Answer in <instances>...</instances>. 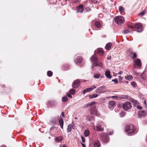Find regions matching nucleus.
<instances>
[{"mask_svg": "<svg viewBox=\"0 0 147 147\" xmlns=\"http://www.w3.org/2000/svg\"><path fill=\"white\" fill-rule=\"evenodd\" d=\"M129 27L138 32H140L143 30L142 25L140 23H136L134 25H129Z\"/></svg>", "mask_w": 147, "mask_h": 147, "instance_id": "f257e3e1", "label": "nucleus"}, {"mask_svg": "<svg viewBox=\"0 0 147 147\" xmlns=\"http://www.w3.org/2000/svg\"><path fill=\"white\" fill-rule=\"evenodd\" d=\"M100 139L103 144L106 143L109 140L108 136L106 134L104 133H102L100 135Z\"/></svg>", "mask_w": 147, "mask_h": 147, "instance_id": "f03ea898", "label": "nucleus"}, {"mask_svg": "<svg viewBox=\"0 0 147 147\" xmlns=\"http://www.w3.org/2000/svg\"><path fill=\"white\" fill-rule=\"evenodd\" d=\"M125 131L128 134H131L134 132V127L133 125H126L125 127Z\"/></svg>", "mask_w": 147, "mask_h": 147, "instance_id": "7ed1b4c3", "label": "nucleus"}, {"mask_svg": "<svg viewBox=\"0 0 147 147\" xmlns=\"http://www.w3.org/2000/svg\"><path fill=\"white\" fill-rule=\"evenodd\" d=\"M115 21L119 25L123 24L124 21L123 17L121 16H118L115 17Z\"/></svg>", "mask_w": 147, "mask_h": 147, "instance_id": "20e7f679", "label": "nucleus"}, {"mask_svg": "<svg viewBox=\"0 0 147 147\" xmlns=\"http://www.w3.org/2000/svg\"><path fill=\"white\" fill-rule=\"evenodd\" d=\"M134 65L133 67L134 68L140 69L141 66V63L140 60L139 59H137L134 61Z\"/></svg>", "mask_w": 147, "mask_h": 147, "instance_id": "39448f33", "label": "nucleus"}, {"mask_svg": "<svg viewBox=\"0 0 147 147\" xmlns=\"http://www.w3.org/2000/svg\"><path fill=\"white\" fill-rule=\"evenodd\" d=\"M123 107L124 110L127 111L131 109L132 106L131 103L129 102H126L123 105Z\"/></svg>", "mask_w": 147, "mask_h": 147, "instance_id": "423d86ee", "label": "nucleus"}, {"mask_svg": "<svg viewBox=\"0 0 147 147\" xmlns=\"http://www.w3.org/2000/svg\"><path fill=\"white\" fill-rule=\"evenodd\" d=\"M104 123L102 122H98L96 125V130L98 131H102L104 129Z\"/></svg>", "mask_w": 147, "mask_h": 147, "instance_id": "0eeeda50", "label": "nucleus"}, {"mask_svg": "<svg viewBox=\"0 0 147 147\" xmlns=\"http://www.w3.org/2000/svg\"><path fill=\"white\" fill-rule=\"evenodd\" d=\"M108 103L109 108L110 110H113L116 104L115 102L114 101H109Z\"/></svg>", "mask_w": 147, "mask_h": 147, "instance_id": "6e6552de", "label": "nucleus"}, {"mask_svg": "<svg viewBox=\"0 0 147 147\" xmlns=\"http://www.w3.org/2000/svg\"><path fill=\"white\" fill-rule=\"evenodd\" d=\"M90 60L93 64H95L97 63L98 61V59L95 54H94L90 58Z\"/></svg>", "mask_w": 147, "mask_h": 147, "instance_id": "1a4fd4ad", "label": "nucleus"}, {"mask_svg": "<svg viewBox=\"0 0 147 147\" xmlns=\"http://www.w3.org/2000/svg\"><path fill=\"white\" fill-rule=\"evenodd\" d=\"M80 81L78 80H76L74 82L73 86L74 88H77L80 86Z\"/></svg>", "mask_w": 147, "mask_h": 147, "instance_id": "9d476101", "label": "nucleus"}, {"mask_svg": "<svg viewBox=\"0 0 147 147\" xmlns=\"http://www.w3.org/2000/svg\"><path fill=\"white\" fill-rule=\"evenodd\" d=\"M103 65V63L102 62L98 63H96L95 64L92 65V69H96L94 68L95 67H99L102 68Z\"/></svg>", "mask_w": 147, "mask_h": 147, "instance_id": "9b49d317", "label": "nucleus"}, {"mask_svg": "<svg viewBox=\"0 0 147 147\" xmlns=\"http://www.w3.org/2000/svg\"><path fill=\"white\" fill-rule=\"evenodd\" d=\"M91 114H94L95 115H98V111L97 109L95 108H92L90 110Z\"/></svg>", "mask_w": 147, "mask_h": 147, "instance_id": "f8f14e48", "label": "nucleus"}, {"mask_svg": "<svg viewBox=\"0 0 147 147\" xmlns=\"http://www.w3.org/2000/svg\"><path fill=\"white\" fill-rule=\"evenodd\" d=\"M146 115V111L140 110L138 112V116L139 117H141L142 116H145Z\"/></svg>", "mask_w": 147, "mask_h": 147, "instance_id": "ddd939ff", "label": "nucleus"}, {"mask_svg": "<svg viewBox=\"0 0 147 147\" xmlns=\"http://www.w3.org/2000/svg\"><path fill=\"white\" fill-rule=\"evenodd\" d=\"M105 86H101L97 88L95 90V92L96 93L101 94L104 92H102V90L105 89Z\"/></svg>", "mask_w": 147, "mask_h": 147, "instance_id": "4468645a", "label": "nucleus"}, {"mask_svg": "<svg viewBox=\"0 0 147 147\" xmlns=\"http://www.w3.org/2000/svg\"><path fill=\"white\" fill-rule=\"evenodd\" d=\"M84 9L82 5H80L77 8L76 13H82Z\"/></svg>", "mask_w": 147, "mask_h": 147, "instance_id": "2eb2a0df", "label": "nucleus"}, {"mask_svg": "<svg viewBox=\"0 0 147 147\" xmlns=\"http://www.w3.org/2000/svg\"><path fill=\"white\" fill-rule=\"evenodd\" d=\"M74 124L73 123V122H72V124H69L67 127V132H70L71 131L72 129L74 128Z\"/></svg>", "mask_w": 147, "mask_h": 147, "instance_id": "dca6fc26", "label": "nucleus"}, {"mask_svg": "<svg viewBox=\"0 0 147 147\" xmlns=\"http://www.w3.org/2000/svg\"><path fill=\"white\" fill-rule=\"evenodd\" d=\"M111 72L110 70L107 69L105 71V74L106 77L108 78H111L112 76L111 75Z\"/></svg>", "mask_w": 147, "mask_h": 147, "instance_id": "f3484780", "label": "nucleus"}, {"mask_svg": "<svg viewBox=\"0 0 147 147\" xmlns=\"http://www.w3.org/2000/svg\"><path fill=\"white\" fill-rule=\"evenodd\" d=\"M82 60V59L81 57H78L75 60V62L76 63H80Z\"/></svg>", "mask_w": 147, "mask_h": 147, "instance_id": "a211bd4d", "label": "nucleus"}, {"mask_svg": "<svg viewBox=\"0 0 147 147\" xmlns=\"http://www.w3.org/2000/svg\"><path fill=\"white\" fill-rule=\"evenodd\" d=\"M59 123L60 126L62 129L63 128V119L61 118L59 120Z\"/></svg>", "mask_w": 147, "mask_h": 147, "instance_id": "6ab92c4d", "label": "nucleus"}, {"mask_svg": "<svg viewBox=\"0 0 147 147\" xmlns=\"http://www.w3.org/2000/svg\"><path fill=\"white\" fill-rule=\"evenodd\" d=\"M100 143L98 141H95L94 142V147H100Z\"/></svg>", "mask_w": 147, "mask_h": 147, "instance_id": "aec40b11", "label": "nucleus"}, {"mask_svg": "<svg viewBox=\"0 0 147 147\" xmlns=\"http://www.w3.org/2000/svg\"><path fill=\"white\" fill-rule=\"evenodd\" d=\"M98 96V95L96 94H92L89 95L88 96L90 98H96Z\"/></svg>", "mask_w": 147, "mask_h": 147, "instance_id": "412c9836", "label": "nucleus"}, {"mask_svg": "<svg viewBox=\"0 0 147 147\" xmlns=\"http://www.w3.org/2000/svg\"><path fill=\"white\" fill-rule=\"evenodd\" d=\"M92 90V88L91 87L87 88L84 89L83 91V93L84 94L85 93L90 91Z\"/></svg>", "mask_w": 147, "mask_h": 147, "instance_id": "4be33fe9", "label": "nucleus"}, {"mask_svg": "<svg viewBox=\"0 0 147 147\" xmlns=\"http://www.w3.org/2000/svg\"><path fill=\"white\" fill-rule=\"evenodd\" d=\"M97 53L100 55H102L103 54V51L101 48H99L98 49Z\"/></svg>", "mask_w": 147, "mask_h": 147, "instance_id": "5701e85b", "label": "nucleus"}, {"mask_svg": "<svg viewBox=\"0 0 147 147\" xmlns=\"http://www.w3.org/2000/svg\"><path fill=\"white\" fill-rule=\"evenodd\" d=\"M111 46V43H107L105 47V48L107 50L110 49Z\"/></svg>", "mask_w": 147, "mask_h": 147, "instance_id": "b1692460", "label": "nucleus"}, {"mask_svg": "<svg viewBox=\"0 0 147 147\" xmlns=\"http://www.w3.org/2000/svg\"><path fill=\"white\" fill-rule=\"evenodd\" d=\"M94 121V118L93 117H87V121H87V122H93Z\"/></svg>", "mask_w": 147, "mask_h": 147, "instance_id": "393cba45", "label": "nucleus"}, {"mask_svg": "<svg viewBox=\"0 0 147 147\" xmlns=\"http://www.w3.org/2000/svg\"><path fill=\"white\" fill-rule=\"evenodd\" d=\"M96 103L95 102H90L88 103L86 105H85V107H89L90 106H91L93 104H95Z\"/></svg>", "mask_w": 147, "mask_h": 147, "instance_id": "a878e982", "label": "nucleus"}, {"mask_svg": "<svg viewBox=\"0 0 147 147\" xmlns=\"http://www.w3.org/2000/svg\"><path fill=\"white\" fill-rule=\"evenodd\" d=\"M95 26L98 28H99L101 26V24L100 22L98 21H96L95 22L94 24Z\"/></svg>", "mask_w": 147, "mask_h": 147, "instance_id": "bb28decb", "label": "nucleus"}, {"mask_svg": "<svg viewBox=\"0 0 147 147\" xmlns=\"http://www.w3.org/2000/svg\"><path fill=\"white\" fill-rule=\"evenodd\" d=\"M90 134V131L88 130H86L84 131V135L86 136H88Z\"/></svg>", "mask_w": 147, "mask_h": 147, "instance_id": "cd10ccee", "label": "nucleus"}, {"mask_svg": "<svg viewBox=\"0 0 147 147\" xmlns=\"http://www.w3.org/2000/svg\"><path fill=\"white\" fill-rule=\"evenodd\" d=\"M125 78L126 80H130L132 79V77L130 75H128L127 76H126L125 77Z\"/></svg>", "mask_w": 147, "mask_h": 147, "instance_id": "c85d7f7f", "label": "nucleus"}, {"mask_svg": "<svg viewBox=\"0 0 147 147\" xmlns=\"http://www.w3.org/2000/svg\"><path fill=\"white\" fill-rule=\"evenodd\" d=\"M63 138L62 136H60L59 137L56 138L55 140L58 142L61 141L62 140Z\"/></svg>", "mask_w": 147, "mask_h": 147, "instance_id": "c756f323", "label": "nucleus"}, {"mask_svg": "<svg viewBox=\"0 0 147 147\" xmlns=\"http://www.w3.org/2000/svg\"><path fill=\"white\" fill-rule=\"evenodd\" d=\"M119 10L121 13L123 12L125 10L124 8L121 6H120L119 7Z\"/></svg>", "mask_w": 147, "mask_h": 147, "instance_id": "7c9ffc66", "label": "nucleus"}, {"mask_svg": "<svg viewBox=\"0 0 147 147\" xmlns=\"http://www.w3.org/2000/svg\"><path fill=\"white\" fill-rule=\"evenodd\" d=\"M100 76V74H97L94 76V77L96 79H98Z\"/></svg>", "mask_w": 147, "mask_h": 147, "instance_id": "2f4dec72", "label": "nucleus"}, {"mask_svg": "<svg viewBox=\"0 0 147 147\" xmlns=\"http://www.w3.org/2000/svg\"><path fill=\"white\" fill-rule=\"evenodd\" d=\"M146 10H144L142 11L141 13H140L139 14V15L140 16H144V14L146 13Z\"/></svg>", "mask_w": 147, "mask_h": 147, "instance_id": "473e14b6", "label": "nucleus"}, {"mask_svg": "<svg viewBox=\"0 0 147 147\" xmlns=\"http://www.w3.org/2000/svg\"><path fill=\"white\" fill-rule=\"evenodd\" d=\"M47 74L48 76L51 77L52 76L53 73L51 71H47Z\"/></svg>", "mask_w": 147, "mask_h": 147, "instance_id": "72a5a7b5", "label": "nucleus"}, {"mask_svg": "<svg viewBox=\"0 0 147 147\" xmlns=\"http://www.w3.org/2000/svg\"><path fill=\"white\" fill-rule=\"evenodd\" d=\"M125 113L123 111L119 113L120 116L121 117H124V116H125Z\"/></svg>", "mask_w": 147, "mask_h": 147, "instance_id": "f704fd0d", "label": "nucleus"}, {"mask_svg": "<svg viewBox=\"0 0 147 147\" xmlns=\"http://www.w3.org/2000/svg\"><path fill=\"white\" fill-rule=\"evenodd\" d=\"M75 90L74 89H71L69 91L70 93L71 94H74L75 93Z\"/></svg>", "mask_w": 147, "mask_h": 147, "instance_id": "c9c22d12", "label": "nucleus"}, {"mask_svg": "<svg viewBox=\"0 0 147 147\" xmlns=\"http://www.w3.org/2000/svg\"><path fill=\"white\" fill-rule=\"evenodd\" d=\"M67 96H65L63 97L62 100L63 102H65L67 100Z\"/></svg>", "mask_w": 147, "mask_h": 147, "instance_id": "e433bc0d", "label": "nucleus"}, {"mask_svg": "<svg viewBox=\"0 0 147 147\" xmlns=\"http://www.w3.org/2000/svg\"><path fill=\"white\" fill-rule=\"evenodd\" d=\"M92 123H90L89 122L87 123L88 124H89L90 126L92 127L94 129H95L94 127V123L93 122H91Z\"/></svg>", "mask_w": 147, "mask_h": 147, "instance_id": "4c0bfd02", "label": "nucleus"}, {"mask_svg": "<svg viewBox=\"0 0 147 147\" xmlns=\"http://www.w3.org/2000/svg\"><path fill=\"white\" fill-rule=\"evenodd\" d=\"M128 96L126 95H123L121 96V98L127 99L128 98Z\"/></svg>", "mask_w": 147, "mask_h": 147, "instance_id": "58836bf2", "label": "nucleus"}, {"mask_svg": "<svg viewBox=\"0 0 147 147\" xmlns=\"http://www.w3.org/2000/svg\"><path fill=\"white\" fill-rule=\"evenodd\" d=\"M133 56L132 57V58L133 59H134L136 57L137 55L136 53H133Z\"/></svg>", "mask_w": 147, "mask_h": 147, "instance_id": "ea45409f", "label": "nucleus"}, {"mask_svg": "<svg viewBox=\"0 0 147 147\" xmlns=\"http://www.w3.org/2000/svg\"><path fill=\"white\" fill-rule=\"evenodd\" d=\"M134 74L136 76H138L139 73L137 72L136 71H133Z\"/></svg>", "mask_w": 147, "mask_h": 147, "instance_id": "a19ab883", "label": "nucleus"}, {"mask_svg": "<svg viewBox=\"0 0 147 147\" xmlns=\"http://www.w3.org/2000/svg\"><path fill=\"white\" fill-rule=\"evenodd\" d=\"M112 81L114 82L115 83H117L118 82V81L117 79H115L112 80Z\"/></svg>", "mask_w": 147, "mask_h": 147, "instance_id": "79ce46f5", "label": "nucleus"}, {"mask_svg": "<svg viewBox=\"0 0 147 147\" xmlns=\"http://www.w3.org/2000/svg\"><path fill=\"white\" fill-rule=\"evenodd\" d=\"M81 138L82 140V141L83 143H84L85 142V139L84 137L82 136H81Z\"/></svg>", "mask_w": 147, "mask_h": 147, "instance_id": "37998d69", "label": "nucleus"}, {"mask_svg": "<svg viewBox=\"0 0 147 147\" xmlns=\"http://www.w3.org/2000/svg\"><path fill=\"white\" fill-rule=\"evenodd\" d=\"M131 84L134 87H135L136 86V84L134 82H131Z\"/></svg>", "mask_w": 147, "mask_h": 147, "instance_id": "c03bdc74", "label": "nucleus"}, {"mask_svg": "<svg viewBox=\"0 0 147 147\" xmlns=\"http://www.w3.org/2000/svg\"><path fill=\"white\" fill-rule=\"evenodd\" d=\"M129 31L127 30H125L123 31V33L124 34H126L129 32Z\"/></svg>", "mask_w": 147, "mask_h": 147, "instance_id": "a18cd8bd", "label": "nucleus"}, {"mask_svg": "<svg viewBox=\"0 0 147 147\" xmlns=\"http://www.w3.org/2000/svg\"><path fill=\"white\" fill-rule=\"evenodd\" d=\"M137 108L138 109L141 110L142 109V107L141 106L138 105L137 106Z\"/></svg>", "mask_w": 147, "mask_h": 147, "instance_id": "49530a36", "label": "nucleus"}, {"mask_svg": "<svg viewBox=\"0 0 147 147\" xmlns=\"http://www.w3.org/2000/svg\"><path fill=\"white\" fill-rule=\"evenodd\" d=\"M69 67H70V66L69 65H68L67 64H66L65 66V68L67 69H69Z\"/></svg>", "mask_w": 147, "mask_h": 147, "instance_id": "de8ad7c7", "label": "nucleus"}, {"mask_svg": "<svg viewBox=\"0 0 147 147\" xmlns=\"http://www.w3.org/2000/svg\"><path fill=\"white\" fill-rule=\"evenodd\" d=\"M111 97L113 98H118V96H117L115 95L111 96Z\"/></svg>", "mask_w": 147, "mask_h": 147, "instance_id": "09e8293b", "label": "nucleus"}, {"mask_svg": "<svg viewBox=\"0 0 147 147\" xmlns=\"http://www.w3.org/2000/svg\"><path fill=\"white\" fill-rule=\"evenodd\" d=\"M67 96L69 98H71L72 97L71 95L69 94H68L67 95Z\"/></svg>", "mask_w": 147, "mask_h": 147, "instance_id": "8fccbe9b", "label": "nucleus"}, {"mask_svg": "<svg viewBox=\"0 0 147 147\" xmlns=\"http://www.w3.org/2000/svg\"><path fill=\"white\" fill-rule=\"evenodd\" d=\"M119 80L120 81H121L123 79V78L121 76H119Z\"/></svg>", "mask_w": 147, "mask_h": 147, "instance_id": "3c124183", "label": "nucleus"}, {"mask_svg": "<svg viewBox=\"0 0 147 147\" xmlns=\"http://www.w3.org/2000/svg\"><path fill=\"white\" fill-rule=\"evenodd\" d=\"M94 68H96V69H93V70H96L97 69H101V68L100 67H94Z\"/></svg>", "mask_w": 147, "mask_h": 147, "instance_id": "603ef678", "label": "nucleus"}, {"mask_svg": "<svg viewBox=\"0 0 147 147\" xmlns=\"http://www.w3.org/2000/svg\"><path fill=\"white\" fill-rule=\"evenodd\" d=\"M55 128V127L54 126H52V127L51 128H50V131L53 130V129H54Z\"/></svg>", "mask_w": 147, "mask_h": 147, "instance_id": "864d4df0", "label": "nucleus"}, {"mask_svg": "<svg viewBox=\"0 0 147 147\" xmlns=\"http://www.w3.org/2000/svg\"><path fill=\"white\" fill-rule=\"evenodd\" d=\"M91 88H92L93 90V89L96 88V87L95 85H93L92 86V87H91Z\"/></svg>", "mask_w": 147, "mask_h": 147, "instance_id": "5fc2aeb1", "label": "nucleus"}, {"mask_svg": "<svg viewBox=\"0 0 147 147\" xmlns=\"http://www.w3.org/2000/svg\"><path fill=\"white\" fill-rule=\"evenodd\" d=\"M111 58V57L110 56H108V57H107V59L108 60H110Z\"/></svg>", "mask_w": 147, "mask_h": 147, "instance_id": "6e6d98bb", "label": "nucleus"}, {"mask_svg": "<svg viewBox=\"0 0 147 147\" xmlns=\"http://www.w3.org/2000/svg\"><path fill=\"white\" fill-rule=\"evenodd\" d=\"M122 98H121V96H118V98H117V100H120L121 99H122Z\"/></svg>", "mask_w": 147, "mask_h": 147, "instance_id": "4d7b16f0", "label": "nucleus"}, {"mask_svg": "<svg viewBox=\"0 0 147 147\" xmlns=\"http://www.w3.org/2000/svg\"><path fill=\"white\" fill-rule=\"evenodd\" d=\"M123 72L122 71H120L119 72V73H118V74L121 75L123 73Z\"/></svg>", "mask_w": 147, "mask_h": 147, "instance_id": "13d9d810", "label": "nucleus"}, {"mask_svg": "<svg viewBox=\"0 0 147 147\" xmlns=\"http://www.w3.org/2000/svg\"><path fill=\"white\" fill-rule=\"evenodd\" d=\"M113 132H111L110 133H108L107 134L108 135H112L113 134Z\"/></svg>", "mask_w": 147, "mask_h": 147, "instance_id": "bf43d9fd", "label": "nucleus"}, {"mask_svg": "<svg viewBox=\"0 0 147 147\" xmlns=\"http://www.w3.org/2000/svg\"><path fill=\"white\" fill-rule=\"evenodd\" d=\"M93 2L94 3H97L98 2L97 1H95L94 0L93 1Z\"/></svg>", "mask_w": 147, "mask_h": 147, "instance_id": "052dcab7", "label": "nucleus"}, {"mask_svg": "<svg viewBox=\"0 0 147 147\" xmlns=\"http://www.w3.org/2000/svg\"><path fill=\"white\" fill-rule=\"evenodd\" d=\"M61 115H62V116L63 117H64V113L63 112H62V113H61Z\"/></svg>", "mask_w": 147, "mask_h": 147, "instance_id": "680f3d73", "label": "nucleus"}, {"mask_svg": "<svg viewBox=\"0 0 147 147\" xmlns=\"http://www.w3.org/2000/svg\"><path fill=\"white\" fill-rule=\"evenodd\" d=\"M81 144L82 147H85V146L84 144H82V143H81Z\"/></svg>", "mask_w": 147, "mask_h": 147, "instance_id": "e2e57ef3", "label": "nucleus"}, {"mask_svg": "<svg viewBox=\"0 0 147 147\" xmlns=\"http://www.w3.org/2000/svg\"><path fill=\"white\" fill-rule=\"evenodd\" d=\"M144 104L145 105H146V100H144Z\"/></svg>", "mask_w": 147, "mask_h": 147, "instance_id": "0e129e2a", "label": "nucleus"}, {"mask_svg": "<svg viewBox=\"0 0 147 147\" xmlns=\"http://www.w3.org/2000/svg\"><path fill=\"white\" fill-rule=\"evenodd\" d=\"M2 147H6L5 146L3 145Z\"/></svg>", "mask_w": 147, "mask_h": 147, "instance_id": "69168bd1", "label": "nucleus"}, {"mask_svg": "<svg viewBox=\"0 0 147 147\" xmlns=\"http://www.w3.org/2000/svg\"><path fill=\"white\" fill-rule=\"evenodd\" d=\"M76 1H75L76 2H78V0H76Z\"/></svg>", "mask_w": 147, "mask_h": 147, "instance_id": "338daca9", "label": "nucleus"}, {"mask_svg": "<svg viewBox=\"0 0 147 147\" xmlns=\"http://www.w3.org/2000/svg\"><path fill=\"white\" fill-rule=\"evenodd\" d=\"M146 141L147 142V138H146Z\"/></svg>", "mask_w": 147, "mask_h": 147, "instance_id": "774afa93", "label": "nucleus"}]
</instances>
